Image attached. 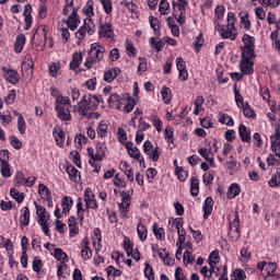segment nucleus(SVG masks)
<instances>
[{
	"label": "nucleus",
	"mask_w": 280,
	"mask_h": 280,
	"mask_svg": "<svg viewBox=\"0 0 280 280\" xmlns=\"http://www.w3.org/2000/svg\"><path fill=\"white\" fill-rule=\"evenodd\" d=\"M54 253L55 258L58 259V261H67V259H69L67 253L62 252V249L60 248H56Z\"/></svg>",
	"instance_id": "obj_47"
},
{
	"label": "nucleus",
	"mask_w": 280,
	"mask_h": 280,
	"mask_svg": "<svg viewBox=\"0 0 280 280\" xmlns=\"http://www.w3.org/2000/svg\"><path fill=\"white\" fill-rule=\"evenodd\" d=\"M126 50L128 56H137V48H135V45H132V42H126Z\"/></svg>",
	"instance_id": "obj_55"
},
{
	"label": "nucleus",
	"mask_w": 280,
	"mask_h": 280,
	"mask_svg": "<svg viewBox=\"0 0 280 280\" xmlns=\"http://www.w3.org/2000/svg\"><path fill=\"white\" fill-rule=\"evenodd\" d=\"M215 28L218 30L220 36L222 38H229L230 40H235L237 38V31L235 30V26L231 25H220V22L214 21Z\"/></svg>",
	"instance_id": "obj_4"
},
{
	"label": "nucleus",
	"mask_w": 280,
	"mask_h": 280,
	"mask_svg": "<svg viewBox=\"0 0 280 280\" xmlns=\"http://www.w3.org/2000/svg\"><path fill=\"white\" fill-rule=\"evenodd\" d=\"M149 43H150V45L152 46V47H154L155 49H156V51H161L162 49H163V47H164V43H163V40H158L156 42V39L154 38V37H151L150 39H149Z\"/></svg>",
	"instance_id": "obj_50"
},
{
	"label": "nucleus",
	"mask_w": 280,
	"mask_h": 280,
	"mask_svg": "<svg viewBox=\"0 0 280 280\" xmlns=\"http://www.w3.org/2000/svg\"><path fill=\"white\" fill-rule=\"evenodd\" d=\"M105 156H106V143L98 142L96 144L95 161H102V159Z\"/></svg>",
	"instance_id": "obj_25"
},
{
	"label": "nucleus",
	"mask_w": 280,
	"mask_h": 280,
	"mask_svg": "<svg viewBox=\"0 0 280 280\" xmlns=\"http://www.w3.org/2000/svg\"><path fill=\"white\" fill-rule=\"evenodd\" d=\"M15 115L18 118V130L20 135H25V130H27V124L25 122V118H23V115L19 112H15Z\"/></svg>",
	"instance_id": "obj_27"
},
{
	"label": "nucleus",
	"mask_w": 280,
	"mask_h": 280,
	"mask_svg": "<svg viewBox=\"0 0 280 280\" xmlns=\"http://www.w3.org/2000/svg\"><path fill=\"white\" fill-rule=\"evenodd\" d=\"M74 113H79L80 117H86V112L88 110H91V108H89V105L85 104V103H82V100L81 102L79 103V106H74L73 108Z\"/></svg>",
	"instance_id": "obj_34"
},
{
	"label": "nucleus",
	"mask_w": 280,
	"mask_h": 280,
	"mask_svg": "<svg viewBox=\"0 0 280 280\" xmlns=\"http://www.w3.org/2000/svg\"><path fill=\"white\" fill-rule=\"evenodd\" d=\"M62 213L67 214L71 211V207H73V199L69 196H66L61 199Z\"/></svg>",
	"instance_id": "obj_28"
},
{
	"label": "nucleus",
	"mask_w": 280,
	"mask_h": 280,
	"mask_svg": "<svg viewBox=\"0 0 280 280\" xmlns=\"http://www.w3.org/2000/svg\"><path fill=\"white\" fill-rule=\"evenodd\" d=\"M20 225L30 226V208L23 207L20 214Z\"/></svg>",
	"instance_id": "obj_20"
},
{
	"label": "nucleus",
	"mask_w": 280,
	"mask_h": 280,
	"mask_svg": "<svg viewBox=\"0 0 280 280\" xmlns=\"http://www.w3.org/2000/svg\"><path fill=\"white\" fill-rule=\"evenodd\" d=\"M80 65H82V52H74L72 55V61L70 62V69L75 71Z\"/></svg>",
	"instance_id": "obj_29"
},
{
	"label": "nucleus",
	"mask_w": 280,
	"mask_h": 280,
	"mask_svg": "<svg viewBox=\"0 0 280 280\" xmlns=\"http://www.w3.org/2000/svg\"><path fill=\"white\" fill-rule=\"evenodd\" d=\"M97 137L104 139V137H108V125L106 121H101L96 128Z\"/></svg>",
	"instance_id": "obj_31"
},
{
	"label": "nucleus",
	"mask_w": 280,
	"mask_h": 280,
	"mask_svg": "<svg viewBox=\"0 0 280 280\" xmlns=\"http://www.w3.org/2000/svg\"><path fill=\"white\" fill-rule=\"evenodd\" d=\"M185 10H178L176 9V11H174V16L177 21V23H179V25H184L185 24Z\"/></svg>",
	"instance_id": "obj_48"
},
{
	"label": "nucleus",
	"mask_w": 280,
	"mask_h": 280,
	"mask_svg": "<svg viewBox=\"0 0 280 280\" xmlns=\"http://www.w3.org/2000/svg\"><path fill=\"white\" fill-rule=\"evenodd\" d=\"M153 233L156 240H165V230L163 228L156 229V223L153 224Z\"/></svg>",
	"instance_id": "obj_49"
},
{
	"label": "nucleus",
	"mask_w": 280,
	"mask_h": 280,
	"mask_svg": "<svg viewBox=\"0 0 280 280\" xmlns=\"http://www.w3.org/2000/svg\"><path fill=\"white\" fill-rule=\"evenodd\" d=\"M190 194L191 196L196 197L200 194V180L196 177H191L190 180Z\"/></svg>",
	"instance_id": "obj_32"
},
{
	"label": "nucleus",
	"mask_w": 280,
	"mask_h": 280,
	"mask_svg": "<svg viewBox=\"0 0 280 280\" xmlns=\"http://www.w3.org/2000/svg\"><path fill=\"white\" fill-rule=\"evenodd\" d=\"M3 69V77L7 80V82H10V84H16V82H19V80L21 79V75H19V72H16V70H12V69Z\"/></svg>",
	"instance_id": "obj_13"
},
{
	"label": "nucleus",
	"mask_w": 280,
	"mask_h": 280,
	"mask_svg": "<svg viewBox=\"0 0 280 280\" xmlns=\"http://www.w3.org/2000/svg\"><path fill=\"white\" fill-rule=\"evenodd\" d=\"M213 212V198L208 197L206 198L205 205H203V218L207 220L209 215Z\"/></svg>",
	"instance_id": "obj_23"
},
{
	"label": "nucleus",
	"mask_w": 280,
	"mask_h": 280,
	"mask_svg": "<svg viewBox=\"0 0 280 280\" xmlns=\"http://www.w3.org/2000/svg\"><path fill=\"white\" fill-rule=\"evenodd\" d=\"M220 124H225V126H234L233 117L229 116V114H223L220 119Z\"/></svg>",
	"instance_id": "obj_51"
},
{
	"label": "nucleus",
	"mask_w": 280,
	"mask_h": 280,
	"mask_svg": "<svg viewBox=\"0 0 280 280\" xmlns=\"http://www.w3.org/2000/svg\"><path fill=\"white\" fill-rule=\"evenodd\" d=\"M119 73H121V69L117 67L110 68L104 73V81L110 83L115 80V78H117V75H119Z\"/></svg>",
	"instance_id": "obj_19"
},
{
	"label": "nucleus",
	"mask_w": 280,
	"mask_h": 280,
	"mask_svg": "<svg viewBox=\"0 0 280 280\" xmlns=\"http://www.w3.org/2000/svg\"><path fill=\"white\" fill-rule=\"evenodd\" d=\"M280 185V173H276L272 175L271 179L269 180L270 187H279Z\"/></svg>",
	"instance_id": "obj_58"
},
{
	"label": "nucleus",
	"mask_w": 280,
	"mask_h": 280,
	"mask_svg": "<svg viewBox=\"0 0 280 280\" xmlns=\"http://www.w3.org/2000/svg\"><path fill=\"white\" fill-rule=\"evenodd\" d=\"M84 202H85V209H84ZM89 209H100V206L97 205V200H95V194L91 188H85L84 190V200L79 197L78 203H77V215L82 222L84 220V211H89Z\"/></svg>",
	"instance_id": "obj_1"
},
{
	"label": "nucleus",
	"mask_w": 280,
	"mask_h": 280,
	"mask_svg": "<svg viewBox=\"0 0 280 280\" xmlns=\"http://www.w3.org/2000/svg\"><path fill=\"white\" fill-rule=\"evenodd\" d=\"M234 93H235V102L238 108H242L244 105L248 104V103H244V97L242 96V94H240V91L235 89Z\"/></svg>",
	"instance_id": "obj_53"
},
{
	"label": "nucleus",
	"mask_w": 280,
	"mask_h": 280,
	"mask_svg": "<svg viewBox=\"0 0 280 280\" xmlns=\"http://www.w3.org/2000/svg\"><path fill=\"white\" fill-rule=\"evenodd\" d=\"M243 45L241 46L242 56H257L255 55V37L245 34L243 35Z\"/></svg>",
	"instance_id": "obj_3"
},
{
	"label": "nucleus",
	"mask_w": 280,
	"mask_h": 280,
	"mask_svg": "<svg viewBox=\"0 0 280 280\" xmlns=\"http://www.w3.org/2000/svg\"><path fill=\"white\" fill-rule=\"evenodd\" d=\"M33 69H34V61L32 60V55H26L22 63L23 75H25V72H26V75L28 78L32 77Z\"/></svg>",
	"instance_id": "obj_11"
},
{
	"label": "nucleus",
	"mask_w": 280,
	"mask_h": 280,
	"mask_svg": "<svg viewBox=\"0 0 280 280\" xmlns=\"http://www.w3.org/2000/svg\"><path fill=\"white\" fill-rule=\"evenodd\" d=\"M124 248L127 255L130 257V253L135 249V247L132 246V242H130V238L126 237L124 240Z\"/></svg>",
	"instance_id": "obj_54"
},
{
	"label": "nucleus",
	"mask_w": 280,
	"mask_h": 280,
	"mask_svg": "<svg viewBox=\"0 0 280 280\" xmlns=\"http://www.w3.org/2000/svg\"><path fill=\"white\" fill-rule=\"evenodd\" d=\"M66 23L72 32H75V30H78V25L80 23V16H78V9H73L71 15L68 16Z\"/></svg>",
	"instance_id": "obj_12"
},
{
	"label": "nucleus",
	"mask_w": 280,
	"mask_h": 280,
	"mask_svg": "<svg viewBox=\"0 0 280 280\" xmlns=\"http://www.w3.org/2000/svg\"><path fill=\"white\" fill-rule=\"evenodd\" d=\"M25 35L21 34L16 37L14 43V49L16 54H21L23 51V47H25Z\"/></svg>",
	"instance_id": "obj_30"
},
{
	"label": "nucleus",
	"mask_w": 280,
	"mask_h": 280,
	"mask_svg": "<svg viewBox=\"0 0 280 280\" xmlns=\"http://www.w3.org/2000/svg\"><path fill=\"white\" fill-rule=\"evenodd\" d=\"M100 102H102V100L101 96L97 95L85 94L82 97V104H88V108H90V110H97Z\"/></svg>",
	"instance_id": "obj_9"
},
{
	"label": "nucleus",
	"mask_w": 280,
	"mask_h": 280,
	"mask_svg": "<svg viewBox=\"0 0 280 280\" xmlns=\"http://www.w3.org/2000/svg\"><path fill=\"white\" fill-rule=\"evenodd\" d=\"M243 109V114L248 117L249 119H255L256 114L255 110L252 109L250 105H248V103H245V105L243 107H241Z\"/></svg>",
	"instance_id": "obj_44"
},
{
	"label": "nucleus",
	"mask_w": 280,
	"mask_h": 280,
	"mask_svg": "<svg viewBox=\"0 0 280 280\" xmlns=\"http://www.w3.org/2000/svg\"><path fill=\"white\" fill-rule=\"evenodd\" d=\"M10 143L15 150H21L23 148V142H21L16 136L10 138Z\"/></svg>",
	"instance_id": "obj_52"
},
{
	"label": "nucleus",
	"mask_w": 280,
	"mask_h": 280,
	"mask_svg": "<svg viewBox=\"0 0 280 280\" xmlns=\"http://www.w3.org/2000/svg\"><path fill=\"white\" fill-rule=\"evenodd\" d=\"M271 150L280 159V131L276 129V135L271 136Z\"/></svg>",
	"instance_id": "obj_15"
},
{
	"label": "nucleus",
	"mask_w": 280,
	"mask_h": 280,
	"mask_svg": "<svg viewBox=\"0 0 280 280\" xmlns=\"http://www.w3.org/2000/svg\"><path fill=\"white\" fill-rule=\"evenodd\" d=\"M100 27L101 28L98 34L102 38L113 39V37L115 36V33L113 32V25L110 23L101 24Z\"/></svg>",
	"instance_id": "obj_14"
},
{
	"label": "nucleus",
	"mask_w": 280,
	"mask_h": 280,
	"mask_svg": "<svg viewBox=\"0 0 280 280\" xmlns=\"http://www.w3.org/2000/svg\"><path fill=\"white\" fill-rule=\"evenodd\" d=\"M52 135L57 145L59 148H65V131L60 127H55Z\"/></svg>",
	"instance_id": "obj_16"
},
{
	"label": "nucleus",
	"mask_w": 280,
	"mask_h": 280,
	"mask_svg": "<svg viewBox=\"0 0 280 280\" xmlns=\"http://www.w3.org/2000/svg\"><path fill=\"white\" fill-rule=\"evenodd\" d=\"M230 231L231 233H235V237H240V215H237V212L234 213L233 221H230Z\"/></svg>",
	"instance_id": "obj_21"
},
{
	"label": "nucleus",
	"mask_w": 280,
	"mask_h": 280,
	"mask_svg": "<svg viewBox=\"0 0 280 280\" xmlns=\"http://www.w3.org/2000/svg\"><path fill=\"white\" fill-rule=\"evenodd\" d=\"M238 135H240L242 141H244L245 143H250V141H252L250 131L244 125H240Z\"/></svg>",
	"instance_id": "obj_24"
},
{
	"label": "nucleus",
	"mask_w": 280,
	"mask_h": 280,
	"mask_svg": "<svg viewBox=\"0 0 280 280\" xmlns=\"http://www.w3.org/2000/svg\"><path fill=\"white\" fill-rule=\"evenodd\" d=\"M38 194L42 196V198H46V200L51 198V191H49V188L45 184H39Z\"/></svg>",
	"instance_id": "obj_40"
},
{
	"label": "nucleus",
	"mask_w": 280,
	"mask_h": 280,
	"mask_svg": "<svg viewBox=\"0 0 280 280\" xmlns=\"http://www.w3.org/2000/svg\"><path fill=\"white\" fill-rule=\"evenodd\" d=\"M84 25L88 34H90V36H93V34H95V24L93 23V20H91L90 18L85 19Z\"/></svg>",
	"instance_id": "obj_45"
},
{
	"label": "nucleus",
	"mask_w": 280,
	"mask_h": 280,
	"mask_svg": "<svg viewBox=\"0 0 280 280\" xmlns=\"http://www.w3.org/2000/svg\"><path fill=\"white\" fill-rule=\"evenodd\" d=\"M83 12L88 16H93V1L92 0H89L86 2L85 7L83 8Z\"/></svg>",
	"instance_id": "obj_59"
},
{
	"label": "nucleus",
	"mask_w": 280,
	"mask_h": 280,
	"mask_svg": "<svg viewBox=\"0 0 280 280\" xmlns=\"http://www.w3.org/2000/svg\"><path fill=\"white\" fill-rule=\"evenodd\" d=\"M58 71H60V63H52L49 67V74L51 78H58Z\"/></svg>",
	"instance_id": "obj_56"
},
{
	"label": "nucleus",
	"mask_w": 280,
	"mask_h": 280,
	"mask_svg": "<svg viewBox=\"0 0 280 280\" xmlns=\"http://www.w3.org/2000/svg\"><path fill=\"white\" fill-rule=\"evenodd\" d=\"M252 58H256V56H248V55H242L241 61H240V69L241 73L243 75H250L253 74V61H250Z\"/></svg>",
	"instance_id": "obj_5"
},
{
	"label": "nucleus",
	"mask_w": 280,
	"mask_h": 280,
	"mask_svg": "<svg viewBox=\"0 0 280 280\" xmlns=\"http://www.w3.org/2000/svg\"><path fill=\"white\" fill-rule=\"evenodd\" d=\"M37 224L42 228L43 232L45 235H49V226H47V222L49 220V215L46 213L44 214H37Z\"/></svg>",
	"instance_id": "obj_17"
},
{
	"label": "nucleus",
	"mask_w": 280,
	"mask_h": 280,
	"mask_svg": "<svg viewBox=\"0 0 280 280\" xmlns=\"http://www.w3.org/2000/svg\"><path fill=\"white\" fill-rule=\"evenodd\" d=\"M120 218H128V211H130V196L126 191L121 192V202L118 203Z\"/></svg>",
	"instance_id": "obj_8"
},
{
	"label": "nucleus",
	"mask_w": 280,
	"mask_h": 280,
	"mask_svg": "<svg viewBox=\"0 0 280 280\" xmlns=\"http://www.w3.org/2000/svg\"><path fill=\"white\" fill-rule=\"evenodd\" d=\"M88 141L89 139L86 138V136L82 133L77 135L74 138V143H77L78 150H82V145L86 144Z\"/></svg>",
	"instance_id": "obj_42"
},
{
	"label": "nucleus",
	"mask_w": 280,
	"mask_h": 280,
	"mask_svg": "<svg viewBox=\"0 0 280 280\" xmlns=\"http://www.w3.org/2000/svg\"><path fill=\"white\" fill-rule=\"evenodd\" d=\"M0 172L3 178H10V176H12V173L10 172V163L8 162L1 163Z\"/></svg>",
	"instance_id": "obj_43"
},
{
	"label": "nucleus",
	"mask_w": 280,
	"mask_h": 280,
	"mask_svg": "<svg viewBox=\"0 0 280 280\" xmlns=\"http://www.w3.org/2000/svg\"><path fill=\"white\" fill-rule=\"evenodd\" d=\"M42 268H43V260H40V258H38V257H35L33 259V270H34V272H40Z\"/></svg>",
	"instance_id": "obj_57"
},
{
	"label": "nucleus",
	"mask_w": 280,
	"mask_h": 280,
	"mask_svg": "<svg viewBox=\"0 0 280 280\" xmlns=\"http://www.w3.org/2000/svg\"><path fill=\"white\" fill-rule=\"evenodd\" d=\"M137 231H138L140 241L145 242V240H148V228L143 225L141 220L138 223Z\"/></svg>",
	"instance_id": "obj_33"
},
{
	"label": "nucleus",
	"mask_w": 280,
	"mask_h": 280,
	"mask_svg": "<svg viewBox=\"0 0 280 280\" xmlns=\"http://www.w3.org/2000/svg\"><path fill=\"white\" fill-rule=\"evenodd\" d=\"M258 270H260V273L265 279H268V277H271L272 272L277 270V264L275 262H266V261H260L257 264Z\"/></svg>",
	"instance_id": "obj_7"
},
{
	"label": "nucleus",
	"mask_w": 280,
	"mask_h": 280,
	"mask_svg": "<svg viewBox=\"0 0 280 280\" xmlns=\"http://www.w3.org/2000/svg\"><path fill=\"white\" fill-rule=\"evenodd\" d=\"M24 16L26 30H30V27H32V5L26 4L24 7Z\"/></svg>",
	"instance_id": "obj_35"
},
{
	"label": "nucleus",
	"mask_w": 280,
	"mask_h": 280,
	"mask_svg": "<svg viewBox=\"0 0 280 280\" xmlns=\"http://www.w3.org/2000/svg\"><path fill=\"white\" fill-rule=\"evenodd\" d=\"M10 195L11 198H13V200H15L19 205L25 200V195H23V192L19 191L16 188H11Z\"/></svg>",
	"instance_id": "obj_39"
},
{
	"label": "nucleus",
	"mask_w": 280,
	"mask_h": 280,
	"mask_svg": "<svg viewBox=\"0 0 280 280\" xmlns=\"http://www.w3.org/2000/svg\"><path fill=\"white\" fill-rule=\"evenodd\" d=\"M55 110L57 113L58 119L61 121H71V112L69 108L62 106V105H55Z\"/></svg>",
	"instance_id": "obj_10"
},
{
	"label": "nucleus",
	"mask_w": 280,
	"mask_h": 280,
	"mask_svg": "<svg viewBox=\"0 0 280 280\" xmlns=\"http://www.w3.org/2000/svg\"><path fill=\"white\" fill-rule=\"evenodd\" d=\"M121 96H119L117 93L110 94L108 97V104L112 108H121Z\"/></svg>",
	"instance_id": "obj_22"
},
{
	"label": "nucleus",
	"mask_w": 280,
	"mask_h": 280,
	"mask_svg": "<svg viewBox=\"0 0 280 280\" xmlns=\"http://www.w3.org/2000/svg\"><path fill=\"white\" fill-rule=\"evenodd\" d=\"M119 170L124 172L127 178L132 183L135 180V173L132 172V167L128 165V162H120Z\"/></svg>",
	"instance_id": "obj_18"
},
{
	"label": "nucleus",
	"mask_w": 280,
	"mask_h": 280,
	"mask_svg": "<svg viewBox=\"0 0 280 280\" xmlns=\"http://www.w3.org/2000/svg\"><path fill=\"white\" fill-rule=\"evenodd\" d=\"M71 98L69 96H62V94L56 98V106H69Z\"/></svg>",
	"instance_id": "obj_46"
},
{
	"label": "nucleus",
	"mask_w": 280,
	"mask_h": 280,
	"mask_svg": "<svg viewBox=\"0 0 280 280\" xmlns=\"http://www.w3.org/2000/svg\"><path fill=\"white\" fill-rule=\"evenodd\" d=\"M240 194H242V188L240 187V185L238 184H232L229 187V190H228V198L230 200H233V198L240 196Z\"/></svg>",
	"instance_id": "obj_26"
},
{
	"label": "nucleus",
	"mask_w": 280,
	"mask_h": 280,
	"mask_svg": "<svg viewBox=\"0 0 280 280\" xmlns=\"http://www.w3.org/2000/svg\"><path fill=\"white\" fill-rule=\"evenodd\" d=\"M114 185L116 187L124 188L126 187L127 184H126V180H124L119 174H116L114 177Z\"/></svg>",
	"instance_id": "obj_60"
},
{
	"label": "nucleus",
	"mask_w": 280,
	"mask_h": 280,
	"mask_svg": "<svg viewBox=\"0 0 280 280\" xmlns=\"http://www.w3.org/2000/svg\"><path fill=\"white\" fill-rule=\"evenodd\" d=\"M161 95L164 104H171L172 103V90L167 86H163L161 90Z\"/></svg>",
	"instance_id": "obj_37"
},
{
	"label": "nucleus",
	"mask_w": 280,
	"mask_h": 280,
	"mask_svg": "<svg viewBox=\"0 0 280 280\" xmlns=\"http://www.w3.org/2000/svg\"><path fill=\"white\" fill-rule=\"evenodd\" d=\"M194 104H195L194 115H200V112H202V104H205V97L197 96Z\"/></svg>",
	"instance_id": "obj_41"
},
{
	"label": "nucleus",
	"mask_w": 280,
	"mask_h": 280,
	"mask_svg": "<svg viewBox=\"0 0 280 280\" xmlns=\"http://www.w3.org/2000/svg\"><path fill=\"white\" fill-rule=\"evenodd\" d=\"M159 10L161 14H167V10H170V2H167L166 0H162L160 2Z\"/></svg>",
	"instance_id": "obj_62"
},
{
	"label": "nucleus",
	"mask_w": 280,
	"mask_h": 280,
	"mask_svg": "<svg viewBox=\"0 0 280 280\" xmlns=\"http://www.w3.org/2000/svg\"><path fill=\"white\" fill-rule=\"evenodd\" d=\"M66 172L70 180H72L73 183H78V176H80V172L78 171V168H75L74 166H68L66 168Z\"/></svg>",
	"instance_id": "obj_38"
},
{
	"label": "nucleus",
	"mask_w": 280,
	"mask_h": 280,
	"mask_svg": "<svg viewBox=\"0 0 280 280\" xmlns=\"http://www.w3.org/2000/svg\"><path fill=\"white\" fill-rule=\"evenodd\" d=\"M144 277H147L149 280H154V271L152 270L150 264H145Z\"/></svg>",
	"instance_id": "obj_61"
},
{
	"label": "nucleus",
	"mask_w": 280,
	"mask_h": 280,
	"mask_svg": "<svg viewBox=\"0 0 280 280\" xmlns=\"http://www.w3.org/2000/svg\"><path fill=\"white\" fill-rule=\"evenodd\" d=\"M143 150L145 154H148L150 161H153V163H156L159 161V158L161 156V149L159 147H155L148 140L143 144Z\"/></svg>",
	"instance_id": "obj_6"
},
{
	"label": "nucleus",
	"mask_w": 280,
	"mask_h": 280,
	"mask_svg": "<svg viewBox=\"0 0 280 280\" xmlns=\"http://www.w3.org/2000/svg\"><path fill=\"white\" fill-rule=\"evenodd\" d=\"M177 1L178 3L173 2L174 12H176V10H185L187 5V1L186 0H177Z\"/></svg>",
	"instance_id": "obj_63"
},
{
	"label": "nucleus",
	"mask_w": 280,
	"mask_h": 280,
	"mask_svg": "<svg viewBox=\"0 0 280 280\" xmlns=\"http://www.w3.org/2000/svg\"><path fill=\"white\" fill-rule=\"evenodd\" d=\"M128 154L129 156H131V159H136L137 161H139L140 165L145 167V161L143 160V158H141V153L139 152V149H137V147L128 151Z\"/></svg>",
	"instance_id": "obj_36"
},
{
	"label": "nucleus",
	"mask_w": 280,
	"mask_h": 280,
	"mask_svg": "<svg viewBox=\"0 0 280 280\" xmlns=\"http://www.w3.org/2000/svg\"><path fill=\"white\" fill-rule=\"evenodd\" d=\"M104 54H106V48L104 46L100 45L98 43L92 44L90 57L84 62V67H86V69H92L95 62H102L104 59Z\"/></svg>",
	"instance_id": "obj_2"
},
{
	"label": "nucleus",
	"mask_w": 280,
	"mask_h": 280,
	"mask_svg": "<svg viewBox=\"0 0 280 280\" xmlns=\"http://www.w3.org/2000/svg\"><path fill=\"white\" fill-rule=\"evenodd\" d=\"M92 256H93V252L91 250V248L90 247H83V249L81 250L82 259H84L86 261V259H89Z\"/></svg>",
	"instance_id": "obj_64"
}]
</instances>
